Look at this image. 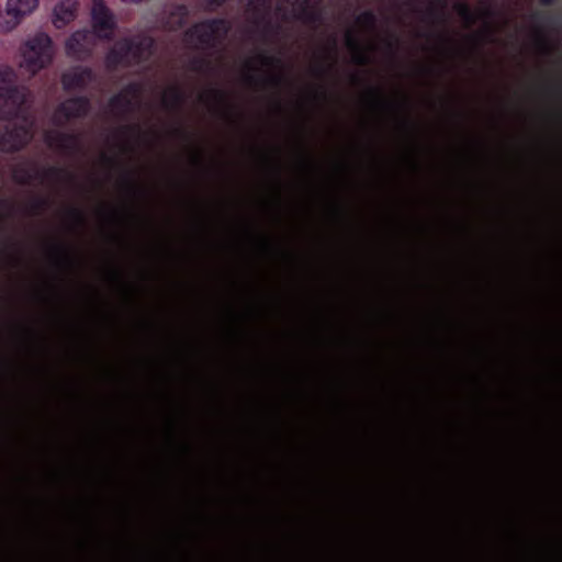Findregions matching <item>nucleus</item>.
Listing matches in <instances>:
<instances>
[{
    "mask_svg": "<svg viewBox=\"0 0 562 562\" xmlns=\"http://www.w3.org/2000/svg\"><path fill=\"white\" fill-rule=\"evenodd\" d=\"M18 72L9 64H0V150L16 151L26 146L34 134V122L26 113L25 105L32 93L25 86L18 85Z\"/></svg>",
    "mask_w": 562,
    "mask_h": 562,
    "instance_id": "obj_1",
    "label": "nucleus"
},
{
    "mask_svg": "<svg viewBox=\"0 0 562 562\" xmlns=\"http://www.w3.org/2000/svg\"><path fill=\"white\" fill-rule=\"evenodd\" d=\"M245 1L248 21L246 36L254 42L273 38L279 32L281 21L293 19L312 25L321 19V0H278L273 12L271 0Z\"/></svg>",
    "mask_w": 562,
    "mask_h": 562,
    "instance_id": "obj_2",
    "label": "nucleus"
},
{
    "mask_svg": "<svg viewBox=\"0 0 562 562\" xmlns=\"http://www.w3.org/2000/svg\"><path fill=\"white\" fill-rule=\"evenodd\" d=\"M20 68L31 76L47 68L54 60L55 47L52 37L45 32H37L27 37L19 48Z\"/></svg>",
    "mask_w": 562,
    "mask_h": 562,
    "instance_id": "obj_3",
    "label": "nucleus"
},
{
    "mask_svg": "<svg viewBox=\"0 0 562 562\" xmlns=\"http://www.w3.org/2000/svg\"><path fill=\"white\" fill-rule=\"evenodd\" d=\"M153 44V40L148 36H136L132 40L119 41L106 55V66L115 68L146 60L151 55Z\"/></svg>",
    "mask_w": 562,
    "mask_h": 562,
    "instance_id": "obj_4",
    "label": "nucleus"
},
{
    "mask_svg": "<svg viewBox=\"0 0 562 562\" xmlns=\"http://www.w3.org/2000/svg\"><path fill=\"white\" fill-rule=\"evenodd\" d=\"M228 24L224 20H214L196 24L184 37L188 46L205 49L220 44L228 32Z\"/></svg>",
    "mask_w": 562,
    "mask_h": 562,
    "instance_id": "obj_5",
    "label": "nucleus"
},
{
    "mask_svg": "<svg viewBox=\"0 0 562 562\" xmlns=\"http://www.w3.org/2000/svg\"><path fill=\"white\" fill-rule=\"evenodd\" d=\"M60 172L59 169H42L36 162L24 160L14 166L12 177L19 183L49 184L53 180L59 178Z\"/></svg>",
    "mask_w": 562,
    "mask_h": 562,
    "instance_id": "obj_6",
    "label": "nucleus"
},
{
    "mask_svg": "<svg viewBox=\"0 0 562 562\" xmlns=\"http://www.w3.org/2000/svg\"><path fill=\"white\" fill-rule=\"evenodd\" d=\"M40 8V0H5V18L0 23V30L9 33L14 31Z\"/></svg>",
    "mask_w": 562,
    "mask_h": 562,
    "instance_id": "obj_7",
    "label": "nucleus"
},
{
    "mask_svg": "<svg viewBox=\"0 0 562 562\" xmlns=\"http://www.w3.org/2000/svg\"><path fill=\"white\" fill-rule=\"evenodd\" d=\"M143 101V87L138 83H133L111 100L109 112L112 116L123 117L128 113L139 110Z\"/></svg>",
    "mask_w": 562,
    "mask_h": 562,
    "instance_id": "obj_8",
    "label": "nucleus"
},
{
    "mask_svg": "<svg viewBox=\"0 0 562 562\" xmlns=\"http://www.w3.org/2000/svg\"><path fill=\"white\" fill-rule=\"evenodd\" d=\"M376 18L372 12H363L361 13L357 20L356 25L352 29H348L345 33V43L348 49L358 58L362 59L360 56L361 49L364 45L362 43V38L357 32L363 33V36H368L375 29Z\"/></svg>",
    "mask_w": 562,
    "mask_h": 562,
    "instance_id": "obj_9",
    "label": "nucleus"
},
{
    "mask_svg": "<svg viewBox=\"0 0 562 562\" xmlns=\"http://www.w3.org/2000/svg\"><path fill=\"white\" fill-rule=\"evenodd\" d=\"M91 20L93 29L91 32L95 38L110 40L113 36L116 27L115 18L103 0H93Z\"/></svg>",
    "mask_w": 562,
    "mask_h": 562,
    "instance_id": "obj_10",
    "label": "nucleus"
},
{
    "mask_svg": "<svg viewBox=\"0 0 562 562\" xmlns=\"http://www.w3.org/2000/svg\"><path fill=\"white\" fill-rule=\"evenodd\" d=\"M279 64V58L265 50H259L246 60L244 65V76L249 82H255L277 69Z\"/></svg>",
    "mask_w": 562,
    "mask_h": 562,
    "instance_id": "obj_11",
    "label": "nucleus"
},
{
    "mask_svg": "<svg viewBox=\"0 0 562 562\" xmlns=\"http://www.w3.org/2000/svg\"><path fill=\"white\" fill-rule=\"evenodd\" d=\"M97 44L95 35L87 30L74 32L65 42V53L67 56L83 60L88 58Z\"/></svg>",
    "mask_w": 562,
    "mask_h": 562,
    "instance_id": "obj_12",
    "label": "nucleus"
},
{
    "mask_svg": "<svg viewBox=\"0 0 562 562\" xmlns=\"http://www.w3.org/2000/svg\"><path fill=\"white\" fill-rule=\"evenodd\" d=\"M46 144L60 153L72 155L80 150L81 139L74 134L49 131L45 134Z\"/></svg>",
    "mask_w": 562,
    "mask_h": 562,
    "instance_id": "obj_13",
    "label": "nucleus"
},
{
    "mask_svg": "<svg viewBox=\"0 0 562 562\" xmlns=\"http://www.w3.org/2000/svg\"><path fill=\"white\" fill-rule=\"evenodd\" d=\"M88 110V101L85 98L69 99L61 103L53 115V123L57 126L67 121L83 115Z\"/></svg>",
    "mask_w": 562,
    "mask_h": 562,
    "instance_id": "obj_14",
    "label": "nucleus"
},
{
    "mask_svg": "<svg viewBox=\"0 0 562 562\" xmlns=\"http://www.w3.org/2000/svg\"><path fill=\"white\" fill-rule=\"evenodd\" d=\"M79 0H58L52 11L53 25L61 30L76 20Z\"/></svg>",
    "mask_w": 562,
    "mask_h": 562,
    "instance_id": "obj_15",
    "label": "nucleus"
},
{
    "mask_svg": "<svg viewBox=\"0 0 562 562\" xmlns=\"http://www.w3.org/2000/svg\"><path fill=\"white\" fill-rule=\"evenodd\" d=\"M93 79L91 69L87 67H74L63 74L61 85L65 90L83 89Z\"/></svg>",
    "mask_w": 562,
    "mask_h": 562,
    "instance_id": "obj_16",
    "label": "nucleus"
},
{
    "mask_svg": "<svg viewBox=\"0 0 562 562\" xmlns=\"http://www.w3.org/2000/svg\"><path fill=\"white\" fill-rule=\"evenodd\" d=\"M183 98L182 89L177 85H172L164 90L160 95V102L165 109L173 111L181 105Z\"/></svg>",
    "mask_w": 562,
    "mask_h": 562,
    "instance_id": "obj_17",
    "label": "nucleus"
},
{
    "mask_svg": "<svg viewBox=\"0 0 562 562\" xmlns=\"http://www.w3.org/2000/svg\"><path fill=\"white\" fill-rule=\"evenodd\" d=\"M454 10L458 13V15L462 19L464 24L471 25L475 18L471 9L463 2H458L454 5Z\"/></svg>",
    "mask_w": 562,
    "mask_h": 562,
    "instance_id": "obj_18",
    "label": "nucleus"
},
{
    "mask_svg": "<svg viewBox=\"0 0 562 562\" xmlns=\"http://www.w3.org/2000/svg\"><path fill=\"white\" fill-rule=\"evenodd\" d=\"M172 15H176V13H173ZM186 15H187V9L184 7L177 8L178 20L175 22L170 21L169 22L170 27H175L176 25H181Z\"/></svg>",
    "mask_w": 562,
    "mask_h": 562,
    "instance_id": "obj_19",
    "label": "nucleus"
},
{
    "mask_svg": "<svg viewBox=\"0 0 562 562\" xmlns=\"http://www.w3.org/2000/svg\"><path fill=\"white\" fill-rule=\"evenodd\" d=\"M201 3L207 9H214L223 4L226 0H200Z\"/></svg>",
    "mask_w": 562,
    "mask_h": 562,
    "instance_id": "obj_20",
    "label": "nucleus"
},
{
    "mask_svg": "<svg viewBox=\"0 0 562 562\" xmlns=\"http://www.w3.org/2000/svg\"><path fill=\"white\" fill-rule=\"evenodd\" d=\"M541 1H542V3H544V4H549V3H551L553 0H541Z\"/></svg>",
    "mask_w": 562,
    "mask_h": 562,
    "instance_id": "obj_21",
    "label": "nucleus"
}]
</instances>
